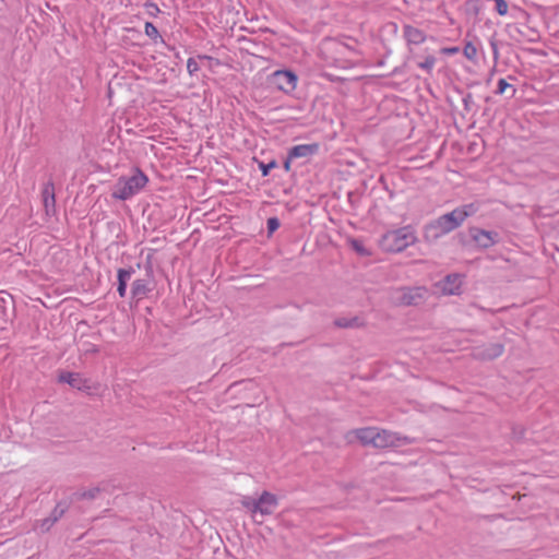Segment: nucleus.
I'll list each match as a JSON object with an SVG mask.
<instances>
[{
  "instance_id": "nucleus-1",
  "label": "nucleus",
  "mask_w": 559,
  "mask_h": 559,
  "mask_svg": "<svg viewBox=\"0 0 559 559\" xmlns=\"http://www.w3.org/2000/svg\"><path fill=\"white\" fill-rule=\"evenodd\" d=\"M147 182V176L140 168H134L130 176H122L117 180L111 197L120 201L129 200L140 193Z\"/></svg>"
},
{
  "instance_id": "nucleus-2",
  "label": "nucleus",
  "mask_w": 559,
  "mask_h": 559,
  "mask_svg": "<svg viewBox=\"0 0 559 559\" xmlns=\"http://www.w3.org/2000/svg\"><path fill=\"white\" fill-rule=\"evenodd\" d=\"M240 502L253 515L260 514L262 516L271 515L278 506L277 497L269 491H263L257 499L251 496H243Z\"/></svg>"
},
{
  "instance_id": "nucleus-3",
  "label": "nucleus",
  "mask_w": 559,
  "mask_h": 559,
  "mask_svg": "<svg viewBox=\"0 0 559 559\" xmlns=\"http://www.w3.org/2000/svg\"><path fill=\"white\" fill-rule=\"evenodd\" d=\"M417 240L412 226H404L394 230H386V252L399 253Z\"/></svg>"
},
{
  "instance_id": "nucleus-4",
  "label": "nucleus",
  "mask_w": 559,
  "mask_h": 559,
  "mask_svg": "<svg viewBox=\"0 0 559 559\" xmlns=\"http://www.w3.org/2000/svg\"><path fill=\"white\" fill-rule=\"evenodd\" d=\"M272 86L285 94H292L298 83L297 74L292 70H276L270 75Z\"/></svg>"
},
{
  "instance_id": "nucleus-5",
  "label": "nucleus",
  "mask_w": 559,
  "mask_h": 559,
  "mask_svg": "<svg viewBox=\"0 0 559 559\" xmlns=\"http://www.w3.org/2000/svg\"><path fill=\"white\" fill-rule=\"evenodd\" d=\"M352 437L357 438L361 442V444L366 447L379 449L384 447V436L380 432L378 428L368 427L355 429L348 432V441H352Z\"/></svg>"
},
{
  "instance_id": "nucleus-6",
  "label": "nucleus",
  "mask_w": 559,
  "mask_h": 559,
  "mask_svg": "<svg viewBox=\"0 0 559 559\" xmlns=\"http://www.w3.org/2000/svg\"><path fill=\"white\" fill-rule=\"evenodd\" d=\"M389 296L390 299L395 304L403 306H415L418 305L419 301L424 298V289L420 287H401L390 289Z\"/></svg>"
},
{
  "instance_id": "nucleus-7",
  "label": "nucleus",
  "mask_w": 559,
  "mask_h": 559,
  "mask_svg": "<svg viewBox=\"0 0 559 559\" xmlns=\"http://www.w3.org/2000/svg\"><path fill=\"white\" fill-rule=\"evenodd\" d=\"M444 215L431 221L424 227V238L428 242H435L442 236L453 231Z\"/></svg>"
},
{
  "instance_id": "nucleus-8",
  "label": "nucleus",
  "mask_w": 559,
  "mask_h": 559,
  "mask_svg": "<svg viewBox=\"0 0 559 559\" xmlns=\"http://www.w3.org/2000/svg\"><path fill=\"white\" fill-rule=\"evenodd\" d=\"M469 235L481 249H488L499 241V234L497 231L485 230L478 227L469 228Z\"/></svg>"
},
{
  "instance_id": "nucleus-9",
  "label": "nucleus",
  "mask_w": 559,
  "mask_h": 559,
  "mask_svg": "<svg viewBox=\"0 0 559 559\" xmlns=\"http://www.w3.org/2000/svg\"><path fill=\"white\" fill-rule=\"evenodd\" d=\"M504 352L502 343H488L474 347L473 356L479 360H493L500 357Z\"/></svg>"
},
{
  "instance_id": "nucleus-10",
  "label": "nucleus",
  "mask_w": 559,
  "mask_h": 559,
  "mask_svg": "<svg viewBox=\"0 0 559 559\" xmlns=\"http://www.w3.org/2000/svg\"><path fill=\"white\" fill-rule=\"evenodd\" d=\"M462 284V276L453 273L447 275L442 281H440L438 286L444 295H460Z\"/></svg>"
},
{
  "instance_id": "nucleus-11",
  "label": "nucleus",
  "mask_w": 559,
  "mask_h": 559,
  "mask_svg": "<svg viewBox=\"0 0 559 559\" xmlns=\"http://www.w3.org/2000/svg\"><path fill=\"white\" fill-rule=\"evenodd\" d=\"M43 205L47 215L56 214V195L55 185L52 181H48L44 185L41 190Z\"/></svg>"
},
{
  "instance_id": "nucleus-12",
  "label": "nucleus",
  "mask_w": 559,
  "mask_h": 559,
  "mask_svg": "<svg viewBox=\"0 0 559 559\" xmlns=\"http://www.w3.org/2000/svg\"><path fill=\"white\" fill-rule=\"evenodd\" d=\"M319 152V144L318 143H310V144H298L289 148L288 154L289 158L298 159V158H305L308 159L316 155Z\"/></svg>"
},
{
  "instance_id": "nucleus-13",
  "label": "nucleus",
  "mask_w": 559,
  "mask_h": 559,
  "mask_svg": "<svg viewBox=\"0 0 559 559\" xmlns=\"http://www.w3.org/2000/svg\"><path fill=\"white\" fill-rule=\"evenodd\" d=\"M412 60L416 64L417 68L421 69L428 74L432 73L433 67L436 64V57L432 53H420L416 52L413 55Z\"/></svg>"
},
{
  "instance_id": "nucleus-14",
  "label": "nucleus",
  "mask_w": 559,
  "mask_h": 559,
  "mask_svg": "<svg viewBox=\"0 0 559 559\" xmlns=\"http://www.w3.org/2000/svg\"><path fill=\"white\" fill-rule=\"evenodd\" d=\"M59 381L68 383L74 389L78 390H84L88 389V385L86 384V380L81 377V374L75 372H63L59 376Z\"/></svg>"
},
{
  "instance_id": "nucleus-15",
  "label": "nucleus",
  "mask_w": 559,
  "mask_h": 559,
  "mask_svg": "<svg viewBox=\"0 0 559 559\" xmlns=\"http://www.w3.org/2000/svg\"><path fill=\"white\" fill-rule=\"evenodd\" d=\"M133 273H134L133 267L119 269L117 272V278H118L117 292L121 298L126 297L127 285H128V282L130 281Z\"/></svg>"
},
{
  "instance_id": "nucleus-16",
  "label": "nucleus",
  "mask_w": 559,
  "mask_h": 559,
  "mask_svg": "<svg viewBox=\"0 0 559 559\" xmlns=\"http://www.w3.org/2000/svg\"><path fill=\"white\" fill-rule=\"evenodd\" d=\"M403 33L408 44L419 45L426 39V35L421 29L411 25H405Z\"/></svg>"
},
{
  "instance_id": "nucleus-17",
  "label": "nucleus",
  "mask_w": 559,
  "mask_h": 559,
  "mask_svg": "<svg viewBox=\"0 0 559 559\" xmlns=\"http://www.w3.org/2000/svg\"><path fill=\"white\" fill-rule=\"evenodd\" d=\"M151 292L150 283L147 280L139 278L132 283L131 295L133 298L141 299Z\"/></svg>"
},
{
  "instance_id": "nucleus-18",
  "label": "nucleus",
  "mask_w": 559,
  "mask_h": 559,
  "mask_svg": "<svg viewBox=\"0 0 559 559\" xmlns=\"http://www.w3.org/2000/svg\"><path fill=\"white\" fill-rule=\"evenodd\" d=\"M443 215L447 218V221L449 222V225H451V227L453 229L459 228L465 222L464 216H462L459 207H455L450 213H445Z\"/></svg>"
},
{
  "instance_id": "nucleus-19",
  "label": "nucleus",
  "mask_w": 559,
  "mask_h": 559,
  "mask_svg": "<svg viewBox=\"0 0 559 559\" xmlns=\"http://www.w3.org/2000/svg\"><path fill=\"white\" fill-rule=\"evenodd\" d=\"M514 31L521 38L531 43L536 41L538 38L537 32L526 25H522L521 27L515 26Z\"/></svg>"
},
{
  "instance_id": "nucleus-20",
  "label": "nucleus",
  "mask_w": 559,
  "mask_h": 559,
  "mask_svg": "<svg viewBox=\"0 0 559 559\" xmlns=\"http://www.w3.org/2000/svg\"><path fill=\"white\" fill-rule=\"evenodd\" d=\"M462 216H464V221L473 215H475L479 209H480V203L479 202H471V203H467V204H463L461 206H457Z\"/></svg>"
},
{
  "instance_id": "nucleus-21",
  "label": "nucleus",
  "mask_w": 559,
  "mask_h": 559,
  "mask_svg": "<svg viewBox=\"0 0 559 559\" xmlns=\"http://www.w3.org/2000/svg\"><path fill=\"white\" fill-rule=\"evenodd\" d=\"M386 448L390 447H399L402 443H411V439L408 437L400 438L395 433H391L386 431Z\"/></svg>"
},
{
  "instance_id": "nucleus-22",
  "label": "nucleus",
  "mask_w": 559,
  "mask_h": 559,
  "mask_svg": "<svg viewBox=\"0 0 559 559\" xmlns=\"http://www.w3.org/2000/svg\"><path fill=\"white\" fill-rule=\"evenodd\" d=\"M62 511H58L57 509L53 510V516L44 519L40 522L39 528L40 531L45 532L48 531L58 520V518L61 515Z\"/></svg>"
},
{
  "instance_id": "nucleus-23",
  "label": "nucleus",
  "mask_w": 559,
  "mask_h": 559,
  "mask_svg": "<svg viewBox=\"0 0 559 559\" xmlns=\"http://www.w3.org/2000/svg\"><path fill=\"white\" fill-rule=\"evenodd\" d=\"M507 90H511L510 97H513L516 90L511 84H509L504 79H499L495 93L497 95H502L503 93H506Z\"/></svg>"
},
{
  "instance_id": "nucleus-24",
  "label": "nucleus",
  "mask_w": 559,
  "mask_h": 559,
  "mask_svg": "<svg viewBox=\"0 0 559 559\" xmlns=\"http://www.w3.org/2000/svg\"><path fill=\"white\" fill-rule=\"evenodd\" d=\"M463 55L465 56L466 59L475 61L477 56L476 46L472 41L466 43V45L463 48Z\"/></svg>"
},
{
  "instance_id": "nucleus-25",
  "label": "nucleus",
  "mask_w": 559,
  "mask_h": 559,
  "mask_svg": "<svg viewBox=\"0 0 559 559\" xmlns=\"http://www.w3.org/2000/svg\"><path fill=\"white\" fill-rule=\"evenodd\" d=\"M357 324H358L357 318H352V319L340 318V319L335 320V325L338 328H354V326H357Z\"/></svg>"
},
{
  "instance_id": "nucleus-26",
  "label": "nucleus",
  "mask_w": 559,
  "mask_h": 559,
  "mask_svg": "<svg viewBox=\"0 0 559 559\" xmlns=\"http://www.w3.org/2000/svg\"><path fill=\"white\" fill-rule=\"evenodd\" d=\"M144 32H145V35L147 37H150L151 39L156 40L159 37V33H158L157 27L153 23H151V22H146L145 23Z\"/></svg>"
},
{
  "instance_id": "nucleus-27",
  "label": "nucleus",
  "mask_w": 559,
  "mask_h": 559,
  "mask_svg": "<svg viewBox=\"0 0 559 559\" xmlns=\"http://www.w3.org/2000/svg\"><path fill=\"white\" fill-rule=\"evenodd\" d=\"M276 162L273 159L271 160L270 163L267 164H264V163H260L259 165V168L262 173V176L265 177L270 174L271 169L275 168L276 167Z\"/></svg>"
},
{
  "instance_id": "nucleus-28",
  "label": "nucleus",
  "mask_w": 559,
  "mask_h": 559,
  "mask_svg": "<svg viewBox=\"0 0 559 559\" xmlns=\"http://www.w3.org/2000/svg\"><path fill=\"white\" fill-rule=\"evenodd\" d=\"M187 70L190 75H193L195 72L199 71V64L194 58H189L187 60Z\"/></svg>"
},
{
  "instance_id": "nucleus-29",
  "label": "nucleus",
  "mask_w": 559,
  "mask_h": 559,
  "mask_svg": "<svg viewBox=\"0 0 559 559\" xmlns=\"http://www.w3.org/2000/svg\"><path fill=\"white\" fill-rule=\"evenodd\" d=\"M266 224H267V230H269L270 233L275 231V230L280 227V221H278V218H276V217H270V218L267 219V223H266Z\"/></svg>"
},
{
  "instance_id": "nucleus-30",
  "label": "nucleus",
  "mask_w": 559,
  "mask_h": 559,
  "mask_svg": "<svg viewBox=\"0 0 559 559\" xmlns=\"http://www.w3.org/2000/svg\"><path fill=\"white\" fill-rule=\"evenodd\" d=\"M474 104L473 102V95L471 93H467L464 97H463V105H464V109L466 111H471L472 109V105Z\"/></svg>"
},
{
  "instance_id": "nucleus-31",
  "label": "nucleus",
  "mask_w": 559,
  "mask_h": 559,
  "mask_svg": "<svg viewBox=\"0 0 559 559\" xmlns=\"http://www.w3.org/2000/svg\"><path fill=\"white\" fill-rule=\"evenodd\" d=\"M466 5L475 15L479 13L478 0H467Z\"/></svg>"
},
{
  "instance_id": "nucleus-32",
  "label": "nucleus",
  "mask_w": 559,
  "mask_h": 559,
  "mask_svg": "<svg viewBox=\"0 0 559 559\" xmlns=\"http://www.w3.org/2000/svg\"><path fill=\"white\" fill-rule=\"evenodd\" d=\"M460 51V48L454 46V47H444L440 50L441 53L443 55H447V56H452V55H456L457 52Z\"/></svg>"
},
{
  "instance_id": "nucleus-33",
  "label": "nucleus",
  "mask_w": 559,
  "mask_h": 559,
  "mask_svg": "<svg viewBox=\"0 0 559 559\" xmlns=\"http://www.w3.org/2000/svg\"><path fill=\"white\" fill-rule=\"evenodd\" d=\"M353 248H354L357 252H359V253H361V254H365V253H366V251H365L364 247H362V246H361V243H360L359 241H357V240H354V241H353Z\"/></svg>"
},
{
  "instance_id": "nucleus-34",
  "label": "nucleus",
  "mask_w": 559,
  "mask_h": 559,
  "mask_svg": "<svg viewBox=\"0 0 559 559\" xmlns=\"http://www.w3.org/2000/svg\"><path fill=\"white\" fill-rule=\"evenodd\" d=\"M86 353L91 354H97L99 353V348L94 344H88L87 348L85 349Z\"/></svg>"
},
{
  "instance_id": "nucleus-35",
  "label": "nucleus",
  "mask_w": 559,
  "mask_h": 559,
  "mask_svg": "<svg viewBox=\"0 0 559 559\" xmlns=\"http://www.w3.org/2000/svg\"><path fill=\"white\" fill-rule=\"evenodd\" d=\"M198 58L199 59H203V60L213 61L216 66L219 64V60L214 59L213 57H210V56H206V55L199 56Z\"/></svg>"
},
{
  "instance_id": "nucleus-36",
  "label": "nucleus",
  "mask_w": 559,
  "mask_h": 559,
  "mask_svg": "<svg viewBox=\"0 0 559 559\" xmlns=\"http://www.w3.org/2000/svg\"><path fill=\"white\" fill-rule=\"evenodd\" d=\"M292 160H294V158H289V154L287 153V157L284 160V168H285L286 171H289Z\"/></svg>"
},
{
  "instance_id": "nucleus-37",
  "label": "nucleus",
  "mask_w": 559,
  "mask_h": 559,
  "mask_svg": "<svg viewBox=\"0 0 559 559\" xmlns=\"http://www.w3.org/2000/svg\"><path fill=\"white\" fill-rule=\"evenodd\" d=\"M385 85H386V87H396L397 86V84L395 82H393L392 80H390L388 75H386Z\"/></svg>"
},
{
  "instance_id": "nucleus-38",
  "label": "nucleus",
  "mask_w": 559,
  "mask_h": 559,
  "mask_svg": "<svg viewBox=\"0 0 559 559\" xmlns=\"http://www.w3.org/2000/svg\"><path fill=\"white\" fill-rule=\"evenodd\" d=\"M491 47H492L495 57H497L498 56V48H497V45L493 41L491 43Z\"/></svg>"
},
{
  "instance_id": "nucleus-39",
  "label": "nucleus",
  "mask_w": 559,
  "mask_h": 559,
  "mask_svg": "<svg viewBox=\"0 0 559 559\" xmlns=\"http://www.w3.org/2000/svg\"><path fill=\"white\" fill-rule=\"evenodd\" d=\"M146 5L153 8L156 12L159 11L158 7L154 3H147Z\"/></svg>"
},
{
  "instance_id": "nucleus-40",
  "label": "nucleus",
  "mask_w": 559,
  "mask_h": 559,
  "mask_svg": "<svg viewBox=\"0 0 559 559\" xmlns=\"http://www.w3.org/2000/svg\"><path fill=\"white\" fill-rule=\"evenodd\" d=\"M379 181H380V182H383V181H384V175H383V174H381V175L379 176Z\"/></svg>"
},
{
  "instance_id": "nucleus-41",
  "label": "nucleus",
  "mask_w": 559,
  "mask_h": 559,
  "mask_svg": "<svg viewBox=\"0 0 559 559\" xmlns=\"http://www.w3.org/2000/svg\"><path fill=\"white\" fill-rule=\"evenodd\" d=\"M395 73H396V69H395V70H393V72L391 73V75H390V76H393Z\"/></svg>"
},
{
  "instance_id": "nucleus-42",
  "label": "nucleus",
  "mask_w": 559,
  "mask_h": 559,
  "mask_svg": "<svg viewBox=\"0 0 559 559\" xmlns=\"http://www.w3.org/2000/svg\"><path fill=\"white\" fill-rule=\"evenodd\" d=\"M556 193L559 195V189L556 191Z\"/></svg>"
}]
</instances>
